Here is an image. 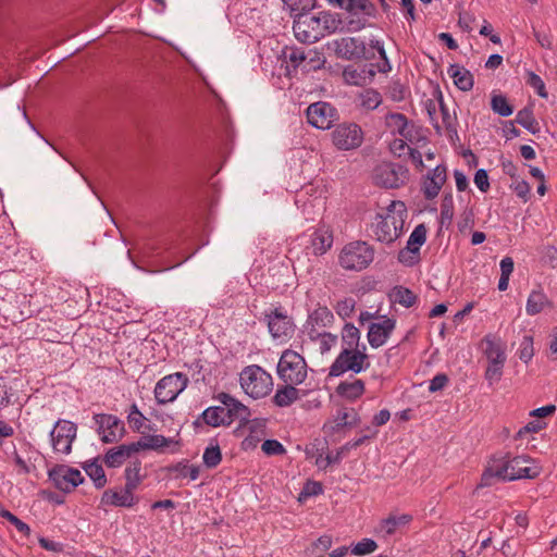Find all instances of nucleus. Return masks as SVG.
<instances>
[{
    "label": "nucleus",
    "instance_id": "nucleus-1",
    "mask_svg": "<svg viewBox=\"0 0 557 557\" xmlns=\"http://www.w3.org/2000/svg\"><path fill=\"white\" fill-rule=\"evenodd\" d=\"M541 468L525 456L510 457L506 455H494L492 462L483 471L479 487L492 486L497 480L515 481L520 479H535L540 475Z\"/></svg>",
    "mask_w": 557,
    "mask_h": 557
},
{
    "label": "nucleus",
    "instance_id": "nucleus-2",
    "mask_svg": "<svg viewBox=\"0 0 557 557\" xmlns=\"http://www.w3.org/2000/svg\"><path fill=\"white\" fill-rule=\"evenodd\" d=\"M399 207L401 212H406V207L403 201L392 200L387 206L386 214L376 213L375 223L372 224V231L375 239L381 243H394L403 232L404 220L401 215L395 216V210Z\"/></svg>",
    "mask_w": 557,
    "mask_h": 557
},
{
    "label": "nucleus",
    "instance_id": "nucleus-3",
    "mask_svg": "<svg viewBox=\"0 0 557 557\" xmlns=\"http://www.w3.org/2000/svg\"><path fill=\"white\" fill-rule=\"evenodd\" d=\"M335 55L347 61H371L375 59L373 42L368 47L360 37H342L327 44Z\"/></svg>",
    "mask_w": 557,
    "mask_h": 557
},
{
    "label": "nucleus",
    "instance_id": "nucleus-4",
    "mask_svg": "<svg viewBox=\"0 0 557 557\" xmlns=\"http://www.w3.org/2000/svg\"><path fill=\"white\" fill-rule=\"evenodd\" d=\"M366 350V345L361 349L343 348L331 364L329 376L338 377L349 371L356 374L366 371L370 367Z\"/></svg>",
    "mask_w": 557,
    "mask_h": 557
},
{
    "label": "nucleus",
    "instance_id": "nucleus-5",
    "mask_svg": "<svg viewBox=\"0 0 557 557\" xmlns=\"http://www.w3.org/2000/svg\"><path fill=\"white\" fill-rule=\"evenodd\" d=\"M239 381L244 392L253 399L269 395L273 388L271 374L257 364L244 368Z\"/></svg>",
    "mask_w": 557,
    "mask_h": 557
},
{
    "label": "nucleus",
    "instance_id": "nucleus-6",
    "mask_svg": "<svg viewBox=\"0 0 557 557\" xmlns=\"http://www.w3.org/2000/svg\"><path fill=\"white\" fill-rule=\"evenodd\" d=\"M305 358L295 350L285 349L277 362L276 373L284 383L302 384L308 374Z\"/></svg>",
    "mask_w": 557,
    "mask_h": 557
},
{
    "label": "nucleus",
    "instance_id": "nucleus-7",
    "mask_svg": "<svg viewBox=\"0 0 557 557\" xmlns=\"http://www.w3.org/2000/svg\"><path fill=\"white\" fill-rule=\"evenodd\" d=\"M374 259V249L366 242L347 244L341 255L339 264L350 271H361L370 265Z\"/></svg>",
    "mask_w": 557,
    "mask_h": 557
},
{
    "label": "nucleus",
    "instance_id": "nucleus-8",
    "mask_svg": "<svg viewBox=\"0 0 557 557\" xmlns=\"http://www.w3.org/2000/svg\"><path fill=\"white\" fill-rule=\"evenodd\" d=\"M409 178V170L406 165L395 162H382L373 171L375 185L396 189L404 186Z\"/></svg>",
    "mask_w": 557,
    "mask_h": 557
},
{
    "label": "nucleus",
    "instance_id": "nucleus-9",
    "mask_svg": "<svg viewBox=\"0 0 557 557\" xmlns=\"http://www.w3.org/2000/svg\"><path fill=\"white\" fill-rule=\"evenodd\" d=\"M188 376L183 372H175L160 379L154 387V398L159 405L174 401L187 387Z\"/></svg>",
    "mask_w": 557,
    "mask_h": 557
},
{
    "label": "nucleus",
    "instance_id": "nucleus-10",
    "mask_svg": "<svg viewBox=\"0 0 557 557\" xmlns=\"http://www.w3.org/2000/svg\"><path fill=\"white\" fill-rule=\"evenodd\" d=\"M48 478L53 486L64 494L73 492L85 482L82 472L67 465L58 463L48 470Z\"/></svg>",
    "mask_w": 557,
    "mask_h": 557
},
{
    "label": "nucleus",
    "instance_id": "nucleus-11",
    "mask_svg": "<svg viewBox=\"0 0 557 557\" xmlns=\"http://www.w3.org/2000/svg\"><path fill=\"white\" fill-rule=\"evenodd\" d=\"M309 12L293 14V29L296 38L301 42H317L323 37L320 15H309Z\"/></svg>",
    "mask_w": 557,
    "mask_h": 557
},
{
    "label": "nucleus",
    "instance_id": "nucleus-12",
    "mask_svg": "<svg viewBox=\"0 0 557 557\" xmlns=\"http://www.w3.org/2000/svg\"><path fill=\"white\" fill-rule=\"evenodd\" d=\"M332 141L339 150L356 149L363 143V131L357 123H341L332 132Z\"/></svg>",
    "mask_w": 557,
    "mask_h": 557
},
{
    "label": "nucleus",
    "instance_id": "nucleus-13",
    "mask_svg": "<svg viewBox=\"0 0 557 557\" xmlns=\"http://www.w3.org/2000/svg\"><path fill=\"white\" fill-rule=\"evenodd\" d=\"M77 425L64 419H59L50 431V441L55 453L69 455L76 438Z\"/></svg>",
    "mask_w": 557,
    "mask_h": 557
},
{
    "label": "nucleus",
    "instance_id": "nucleus-14",
    "mask_svg": "<svg viewBox=\"0 0 557 557\" xmlns=\"http://www.w3.org/2000/svg\"><path fill=\"white\" fill-rule=\"evenodd\" d=\"M94 420L97 425V432L106 444L117 443L126 433L124 422L114 414L95 413Z\"/></svg>",
    "mask_w": 557,
    "mask_h": 557
},
{
    "label": "nucleus",
    "instance_id": "nucleus-15",
    "mask_svg": "<svg viewBox=\"0 0 557 557\" xmlns=\"http://www.w3.org/2000/svg\"><path fill=\"white\" fill-rule=\"evenodd\" d=\"M306 115L308 123L319 129H329L338 120L337 109L325 101L311 103L306 110Z\"/></svg>",
    "mask_w": 557,
    "mask_h": 557
},
{
    "label": "nucleus",
    "instance_id": "nucleus-16",
    "mask_svg": "<svg viewBox=\"0 0 557 557\" xmlns=\"http://www.w3.org/2000/svg\"><path fill=\"white\" fill-rule=\"evenodd\" d=\"M264 320L273 338L290 337L294 333V323L282 308H274L264 312Z\"/></svg>",
    "mask_w": 557,
    "mask_h": 557
},
{
    "label": "nucleus",
    "instance_id": "nucleus-17",
    "mask_svg": "<svg viewBox=\"0 0 557 557\" xmlns=\"http://www.w3.org/2000/svg\"><path fill=\"white\" fill-rule=\"evenodd\" d=\"M334 323V314L326 306H319L309 313L305 327L312 342L320 337L318 327H330Z\"/></svg>",
    "mask_w": 557,
    "mask_h": 557
},
{
    "label": "nucleus",
    "instance_id": "nucleus-18",
    "mask_svg": "<svg viewBox=\"0 0 557 557\" xmlns=\"http://www.w3.org/2000/svg\"><path fill=\"white\" fill-rule=\"evenodd\" d=\"M446 180V166L444 164L436 165L422 181L421 190L424 198L426 200L436 198Z\"/></svg>",
    "mask_w": 557,
    "mask_h": 557
},
{
    "label": "nucleus",
    "instance_id": "nucleus-19",
    "mask_svg": "<svg viewBox=\"0 0 557 557\" xmlns=\"http://www.w3.org/2000/svg\"><path fill=\"white\" fill-rule=\"evenodd\" d=\"M139 502V497L131 490V485H124L121 492L106 490L101 496V505L131 508Z\"/></svg>",
    "mask_w": 557,
    "mask_h": 557
},
{
    "label": "nucleus",
    "instance_id": "nucleus-20",
    "mask_svg": "<svg viewBox=\"0 0 557 557\" xmlns=\"http://www.w3.org/2000/svg\"><path fill=\"white\" fill-rule=\"evenodd\" d=\"M396 326V320L384 317L382 322H374L369 325L368 342L372 348L383 346Z\"/></svg>",
    "mask_w": 557,
    "mask_h": 557
},
{
    "label": "nucleus",
    "instance_id": "nucleus-21",
    "mask_svg": "<svg viewBox=\"0 0 557 557\" xmlns=\"http://www.w3.org/2000/svg\"><path fill=\"white\" fill-rule=\"evenodd\" d=\"M376 433L377 431H373L372 435H363L359 438L349 441L345 443L342 447H339L335 454H327L325 458H323L322 455H320L315 460V465L318 466L319 469L325 470L330 465L339 463L347 451L358 448L359 446L364 444L367 440L375 436Z\"/></svg>",
    "mask_w": 557,
    "mask_h": 557
},
{
    "label": "nucleus",
    "instance_id": "nucleus-22",
    "mask_svg": "<svg viewBox=\"0 0 557 557\" xmlns=\"http://www.w3.org/2000/svg\"><path fill=\"white\" fill-rule=\"evenodd\" d=\"M202 425L211 428L228 426L230 420L226 418L225 406H210L206 408L193 422V426L198 429Z\"/></svg>",
    "mask_w": 557,
    "mask_h": 557
},
{
    "label": "nucleus",
    "instance_id": "nucleus-23",
    "mask_svg": "<svg viewBox=\"0 0 557 557\" xmlns=\"http://www.w3.org/2000/svg\"><path fill=\"white\" fill-rule=\"evenodd\" d=\"M344 79L349 85L364 86L371 83L375 76V64L369 63L361 67L349 64L344 67Z\"/></svg>",
    "mask_w": 557,
    "mask_h": 557
},
{
    "label": "nucleus",
    "instance_id": "nucleus-24",
    "mask_svg": "<svg viewBox=\"0 0 557 557\" xmlns=\"http://www.w3.org/2000/svg\"><path fill=\"white\" fill-rule=\"evenodd\" d=\"M482 343L485 344L483 352L488 361L506 362V343L500 337L490 333L483 337Z\"/></svg>",
    "mask_w": 557,
    "mask_h": 557
},
{
    "label": "nucleus",
    "instance_id": "nucleus-25",
    "mask_svg": "<svg viewBox=\"0 0 557 557\" xmlns=\"http://www.w3.org/2000/svg\"><path fill=\"white\" fill-rule=\"evenodd\" d=\"M298 385L290 382L278 385L272 397V403L280 408L289 407L300 398Z\"/></svg>",
    "mask_w": 557,
    "mask_h": 557
},
{
    "label": "nucleus",
    "instance_id": "nucleus-26",
    "mask_svg": "<svg viewBox=\"0 0 557 557\" xmlns=\"http://www.w3.org/2000/svg\"><path fill=\"white\" fill-rule=\"evenodd\" d=\"M545 309H554V304L544 293L543 288L533 289L527 300L525 311L529 315H536Z\"/></svg>",
    "mask_w": 557,
    "mask_h": 557
},
{
    "label": "nucleus",
    "instance_id": "nucleus-27",
    "mask_svg": "<svg viewBox=\"0 0 557 557\" xmlns=\"http://www.w3.org/2000/svg\"><path fill=\"white\" fill-rule=\"evenodd\" d=\"M366 392V384L361 379H355L352 382L342 381L335 388L338 397L348 401H356Z\"/></svg>",
    "mask_w": 557,
    "mask_h": 557
},
{
    "label": "nucleus",
    "instance_id": "nucleus-28",
    "mask_svg": "<svg viewBox=\"0 0 557 557\" xmlns=\"http://www.w3.org/2000/svg\"><path fill=\"white\" fill-rule=\"evenodd\" d=\"M267 419L253 418L251 426L248 429L249 434L242 441L240 447L243 450H252L257 447L261 437L265 434Z\"/></svg>",
    "mask_w": 557,
    "mask_h": 557
},
{
    "label": "nucleus",
    "instance_id": "nucleus-29",
    "mask_svg": "<svg viewBox=\"0 0 557 557\" xmlns=\"http://www.w3.org/2000/svg\"><path fill=\"white\" fill-rule=\"evenodd\" d=\"M447 73L454 79L455 86L461 91H469L473 88L474 79L472 73L463 66L450 64Z\"/></svg>",
    "mask_w": 557,
    "mask_h": 557
},
{
    "label": "nucleus",
    "instance_id": "nucleus-30",
    "mask_svg": "<svg viewBox=\"0 0 557 557\" xmlns=\"http://www.w3.org/2000/svg\"><path fill=\"white\" fill-rule=\"evenodd\" d=\"M284 61L287 63L286 76L292 77L296 74L297 69L308 59V54L305 53L302 48L297 47H285L282 51Z\"/></svg>",
    "mask_w": 557,
    "mask_h": 557
},
{
    "label": "nucleus",
    "instance_id": "nucleus-31",
    "mask_svg": "<svg viewBox=\"0 0 557 557\" xmlns=\"http://www.w3.org/2000/svg\"><path fill=\"white\" fill-rule=\"evenodd\" d=\"M98 460L99 457L94 458L92 460H87L82 463V468L94 482L95 487L97 490H101L107 485L108 479L102 466L98 462Z\"/></svg>",
    "mask_w": 557,
    "mask_h": 557
},
{
    "label": "nucleus",
    "instance_id": "nucleus-32",
    "mask_svg": "<svg viewBox=\"0 0 557 557\" xmlns=\"http://www.w3.org/2000/svg\"><path fill=\"white\" fill-rule=\"evenodd\" d=\"M332 244L333 235L327 228L321 227L311 234V246L315 256L325 253L332 247Z\"/></svg>",
    "mask_w": 557,
    "mask_h": 557
},
{
    "label": "nucleus",
    "instance_id": "nucleus-33",
    "mask_svg": "<svg viewBox=\"0 0 557 557\" xmlns=\"http://www.w3.org/2000/svg\"><path fill=\"white\" fill-rule=\"evenodd\" d=\"M213 398L225 406L226 418L232 424L238 418L239 410H243V403L225 392L216 394Z\"/></svg>",
    "mask_w": 557,
    "mask_h": 557
},
{
    "label": "nucleus",
    "instance_id": "nucleus-34",
    "mask_svg": "<svg viewBox=\"0 0 557 557\" xmlns=\"http://www.w3.org/2000/svg\"><path fill=\"white\" fill-rule=\"evenodd\" d=\"M388 296L392 302L405 308L412 307L418 300V296L411 289L401 285L394 286Z\"/></svg>",
    "mask_w": 557,
    "mask_h": 557
},
{
    "label": "nucleus",
    "instance_id": "nucleus-35",
    "mask_svg": "<svg viewBox=\"0 0 557 557\" xmlns=\"http://www.w3.org/2000/svg\"><path fill=\"white\" fill-rule=\"evenodd\" d=\"M164 470L169 473H176L177 478L189 476L191 481L197 480L200 474V468L195 465H188L187 459H183L176 463L169 465L164 468Z\"/></svg>",
    "mask_w": 557,
    "mask_h": 557
},
{
    "label": "nucleus",
    "instance_id": "nucleus-36",
    "mask_svg": "<svg viewBox=\"0 0 557 557\" xmlns=\"http://www.w3.org/2000/svg\"><path fill=\"white\" fill-rule=\"evenodd\" d=\"M516 123L521 125L531 134L535 135L540 132V125L533 114L532 106H527L523 109L519 110L516 115Z\"/></svg>",
    "mask_w": 557,
    "mask_h": 557
},
{
    "label": "nucleus",
    "instance_id": "nucleus-37",
    "mask_svg": "<svg viewBox=\"0 0 557 557\" xmlns=\"http://www.w3.org/2000/svg\"><path fill=\"white\" fill-rule=\"evenodd\" d=\"M203 465L208 469L216 468L222 461V451L215 438H211L202 455Z\"/></svg>",
    "mask_w": 557,
    "mask_h": 557
},
{
    "label": "nucleus",
    "instance_id": "nucleus-38",
    "mask_svg": "<svg viewBox=\"0 0 557 557\" xmlns=\"http://www.w3.org/2000/svg\"><path fill=\"white\" fill-rule=\"evenodd\" d=\"M359 106L367 110L372 111L379 108L383 99L381 94L374 88H366L358 95Z\"/></svg>",
    "mask_w": 557,
    "mask_h": 557
},
{
    "label": "nucleus",
    "instance_id": "nucleus-39",
    "mask_svg": "<svg viewBox=\"0 0 557 557\" xmlns=\"http://www.w3.org/2000/svg\"><path fill=\"white\" fill-rule=\"evenodd\" d=\"M141 471V461L139 459H135L125 468L124 476H125V485H131V490L134 492L140 485L144 480V476L140 474Z\"/></svg>",
    "mask_w": 557,
    "mask_h": 557
},
{
    "label": "nucleus",
    "instance_id": "nucleus-40",
    "mask_svg": "<svg viewBox=\"0 0 557 557\" xmlns=\"http://www.w3.org/2000/svg\"><path fill=\"white\" fill-rule=\"evenodd\" d=\"M491 109L494 113L502 117H508L513 113V106L509 103L506 96L503 94H492L491 97Z\"/></svg>",
    "mask_w": 557,
    "mask_h": 557
},
{
    "label": "nucleus",
    "instance_id": "nucleus-41",
    "mask_svg": "<svg viewBox=\"0 0 557 557\" xmlns=\"http://www.w3.org/2000/svg\"><path fill=\"white\" fill-rule=\"evenodd\" d=\"M345 10L350 14L363 13L366 16H375V5L370 0H346Z\"/></svg>",
    "mask_w": 557,
    "mask_h": 557
},
{
    "label": "nucleus",
    "instance_id": "nucleus-42",
    "mask_svg": "<svg viewBox=\"0 0 557 557\" xmlns=\"http://www.w3.org/2000/svg\"><path fill=\"white\" fill-rule=\"evenodd\" d=\"M411 521L412 516L408 513L400 516H389L388 518L382 520L381 530L384 531L387 535H392L396 532L398 527L406 525Z\"/></svg>",
    "mask_w": 557,
    "mask_h": 557
},
{
    "label": "nucleus",
    "instance_id": "nucleus-43",
    "mask_svg": "<svg viewBox=\"0 0 557 557\" xmlns=\"http://www.w3.org/2000/svg\"><path fill=\"white\" fill-rule=\"evenodd\" d=\"M342 341L346 346L345 348L350 349H360L359 341H360V331L352 323H346L343 327L342 332Z\"/></svg>",
    "mask_w": 557,
    "mask_h": 557
},
{
    "label": "nucleus",
    "instance_id": "nucleus-44",
    "mask_svg": "<svg viewBox=\"0 0 557 557\" xmlns=\"http://www.w3.org/2000/svg\"><path fill=\"white\" fill-rule=\"evenodd\" d=\"M387 127L392 128L394 134L404 135L407 124L410 122L407 116L398 112H389L385 116Z\"/></svg>",
    "mask_w": 557,
    "mask_h": 557
},
{
    "label": "nucleus",
    "instance_id": "nucleus-45",
    "mask_svg": "<svg viewBox=\"0 0 557 557\" xmlns=\"http://www.w3.org/2000/svg\"><path fill=\"white\" fill-rule=\"evenodd\" d=\"M126 459L127 456L121 445L108 449L103 456V462L108 468H119Z\"/></svg>",
    "mask_w": 557,
    "mask_h": 557
},
{
    "label": "nucleus",
    "instance_id": "nucleus-46",
    "mask_svg": "<svg viewBox=\"0 0 557 557\" xmlns=\"http://www.w3.org/2000/svg\"><path fill=\"white\" fill-rule=\"evenodd\" d=\"M319 15L322 24L321 26L323 28V37L325 36V34L335 33L339 28L342 24L339 14L331 13L329 11H322L319 13Z\"/></svg>",
    "mask_w": 557,
    "mask_h": 557
},
{
    "label": "nucleus",
    "instance_id": "nucleus-47",
    "mask_svg": "<svg viewBox=\"0 0 557 557\" xmlns=\"http://www.w3.org/2000/svg\"><path fill=\"white\" fill-rule=\"evenodd\" d=\"M435 94H436V98H437V101L440 104L443 124L445 125L446 129L449 133H453L456 137H458L457 128L454 124L455 117L450 116L448 109L444 103L442 91L440 90L438 87L436 88Z\"/></svg>",
    "mask_w": 557,
    "mask_h": 557
},
{
    "label": "nucleus",
    "instance_id": "nucleus-48",
    "mask_svg": "<svg viewBox=\"0 0 557 557\" xmlns=\"http://www.w3.org/2000/svg\"><path fill=\"white\" fill-rule=\"evenodd\" d=\"M426 227L425 225L422 223V224H419L417 225L412 233L410 234L408 240H407V245L408 247L414 249L416 251L420 252V248L421 246L425 243L426 240Z\"/></svg>",
    "mask_w": 557,
    "mask_h": 557
},
{
    "label": "nucleus",
    "instance_id": "nucleus-49",
    "mask_svg": "<svg viewBox=\"0 0 557 557\" xmlns=\"http://www.w3.org/2000/svg\"><path fill=\"white\" fill-rule=\"evenodd\" d=\"M506 362L503 361H488L486 367L484 379L488 382L490 385L497 383L502 380L504 366Z\"/></svg>",
    "mask_w": 557,
    "mask_h": 557
},
{
    "label": "nucleus",
    "instance_id": "nucleus-50",
    "mask_svg": "<svg viewBox=\"0 0 557 557\" xmlns=\"http://www.w3.org/2000/svg\"><path fill=\"white\" fill-rule=\"evenodd\" d=\"M147 418L143 414V412L138 409L137 405L134 403L129 407L127 421L129 423L131 429L134 432L144 433L141 429L144 428V421H146Z\"/></svg>",
    "mask_w": 557,
    "mask_h": 557
},
{
    "label": "nucleus",
    "instance_id": "nucleus-51",
    "mask_svg": "<svg viewBox=\"0 0 557 557\" xmlns=\"http://www.w3.org/2000/svg\"><path fill=\"white\" fill-rule=\"evenodd\" d=\"M397 260L401 264L412 268L420 262V260H421L420 252L406 246L405 248H403L398 251Z\"/></svg>",
    "mask_w": 557,
    "mask_h": 557
},
{
    "label": "nucleus",
    "instance_id": "nucleus-52",
    "mask_svg": "<svg viewBox=\"0 0 557 557\" xmlns=\"http://www.w3.org/2000/svg\"><path fill=\"white\" fill-rule=\"evenodd\" d=\"M290 10L292 15L296 13L310 12L317 7L315 0H282Z\"/></svg>",
    "mask_w": 557,
    "mask_h": 557
},
{
    "label": "nucleus",
    "instance_id": "nucleus-53",
    "mask_svg": "<svg viewBox=\"0 0 557 557\" xmlns=\"http://www.w3.org/2000/svg\"><path fill=\"white\" fill-rule=\"evenodd\" d=\"M454 216V198L451 191L445 193L441 203V221L442 223H450Z\"/></svg>",
    "mask_w": 557,
    "mask_h": 557
},
{
    "label": "nucleus",
    "instance_id": "nucleus-54",
    "mask_svg": "<svg viewBox=\"0 0 557 557\" xmlns=\"http://www.w3.org/2000/svg\"><path fill=\"white\" fill-rule=\"evenodd\" d=\"M519 359L528 363L534 356L533 336L524 335L518 349Z\"/></svg>",
    "mask_w": 557,
    "mask_h": 557
},
{
    "label": "nucleus",
    "instance_id": "nucleus-55",
    "mask_svg": "<svg viewBox=\"0 0 557 557\" xmlns=\"http://www.w3.org/2000/svg\"><path fill=\"white\" fill-rule=\"evenodd\" d=\"M525 83L530 87L534 88L536 94L541 98H545L546 99L548 97V94H547L546 88H545L544 81L541 78L540 75H537L533 71H527Z\"/></svg>",
    "mask_w": 557,
    "mask_h": 557
},
{
    "label": "nucleus",
    "instance_id": "nucleus-56",
    "mask_svg": "<svg viewBox=\"0 0 557 557\" xmlns=\"http://www.w3.org/2000/svg\"><path fill=\"white\" fill-rule=\"evenodd\" d=\"M372 42H373V52L376 51L380 54V58L383 60L382 63H374L375 64V73L376 72H381V73L389 72L392 66H391L389 60L386 55V51L384 49L383 42H381L380 40H372Z\"/></svg>",
    "mask_w": 557,
    "mask_h": 557
},
{
    "label": "nucleus",
    "instance_id": "nucleus-57",
    "mask_svg": "<svg viewBox=\"0 0 557 557\" xmlns=\"http://www.w3.org/2000/svg\"><path fill=\"white\" fill-rule=\"evenodd\" d=\"M324 63H325V58L323 57L322 53H320L315 50L310 51L308 53L307 61L302 65V71L308 73L310 71L320 70L321 67H323Z\"/></svg>",
    "mask_w": 557,
    "mask_h": 557
},
{
    "label": "nucleus",
    "instance_id": "nucleus-58",
    "mask_svg": "<svg viewBox=\"0 0 557 557\" xmlns=\"http://www.w3.org/2000/svg\"><path fill=\"white\" fill-rule=\"evenodd\" d=\"M377 548V544L372 539H362L351 548V554L356 556H364L373 553Z\"/></svg>",
    "mask_w": 557,
    "mask_h": 557
},
{
    "label": "nucleus",
    "instance_id": "nucleus-59",
    "mask_svg": "<svg viewBox=\"0 0 557 557\" xmlns=\"http://www.w3.org/2000/svg\"><path fill=\"white\" fill-rule=\"evenodd\" d=\"M323 493V485L321 482L313 481V480H307V482L304 484L302 490L299 494V500H302L304 498L318 496Z\"/></svg>",
    "mask_w": 557,
    "mask_h": 557
},
{
    "label": "nucleus",
    "instance_id": "nucleus-60",
    "mask_svg": "<svg viewBox=\"0 0 557 557\" xmlns=\"http://www.w3.org/2000/svg\"><path fill=\"white\" fill-rule=\"evenodd\" d=\"M348 413L346 411H338L333 423H325L323 430L331 434L339 432L342 429L348 426Z\"/></svg>",
    "mask_w": 557,
    "mask_h": 557
},
{
    "label": "nucleus",
    "instance_id": "nucleus-61",
    "mask_svg": "<svg viewBox=\"0 0 557 557\" xmlns=\"http://www.w3.org/2000/svg\"><path fill=\"white\" fill-rule=\"evenodd\" d=\"M148 441L150 450H161L163 447L170 446L174 441L160 434H149L145 436Z\"/></svg>",
    "mask_w": 557,
    "mask_h": 557
},
{
    "label": "nucleus",
    "instance_id": "nucleus-62",
    "mask_svg": "<svg viewBox=\"0 0 557 557\" xmlns=\"http://www.w3.org/2000/svg\"><path fill=\"white\" fill-rule=\"evenodd\" d=\"M262 451L267 456H280L286 453L285 447L277 440H265L261 445Z\"/></svg>",
    "mask_w": 557,
    "mask_h": 557
},
{
    "label": "nucleus",
    "instance_id": "nucleus-63",
    "mask_svg": "<svg viewBox=\"0 0 557 557\" xmlns=\"http://www.w3.org/2000/svg\"><path fill=\"white\" fill-rule=\"evenodd\" d=\"M332 546V536L324 534L321 535L317 541L312 543L311 553L315 557H321L325 552H327Z\"/></svg>",
    "mask_w": 557,
    "mask_h": 557
},
{
    "label": "nucleus",
    "instance_id": "nucleus-64",
    "mask_svg": "<svg viewBox=\"0 0 557 557\" xmlns=\"http://www.w3.org/2000/svg\"><path fill=\"white\" fill-rule=\"evenodd\" d=\"M542 264L550 268L556 269L557 268V248L555 246H546L544 247L542 257H541Z\"/></svg>",
    "mask_w": 557,
    "mask_h": 557
}]
</instances>
